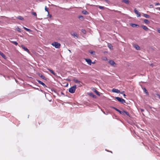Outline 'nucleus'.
Here are the masks:
<instances>
[{"instance_id": "obj_26", "label": "nucleus", "mask_w": 160, "mask_h": 160, "mask_svg": "<svg viewBox=\"0 0 160 160\" xmlns=\"http://www.w3.org/2000/svg\"><path fill=\"white\" fill-rule=\"evenodd\" d=\"M111 108H113V109H114V110H116L117 112H119L120 111L117 108H116L113 107H112Z\"/></svg>"}, {"instance_id": "obj_24", "label": "nucleus", "mask_w": 160, "mask_h": 160, "mask_svg": "<svg viewBox=\"0 0 160 160\" xmlns=\"http://www.w3.org/2000/svg\"><path fill=\"white\" fill-rule=\"evenodd\" d=\"M23 28L27 31H28L30 32H32V31L31 29L27 28L25 27H23Z\"/></svg>"}, {"instance_id": "obj_22", "label": "nucleus", "mask_w": 160, "mask_h": 160, "mask_svg": "<svg viewBox=\"0 0 160 160\" xmlns=\"http://www.w3.org/2000/svg\"><path fill=\"white\" fill-rule=\"evenodd\" d=\"M71 34L74 37H76L77 38L78 37V35L76 32H74L73 33H71Z\"/></svg>"}, {"instance_id": "obj_3", "label": "nucleus", "mask_w": 160, "mask_h": 160, "mask_svg": "<svg viewBox=\"0 0 160 160\" xmlns=\"http://www.w3.org/2000/svg\"><path fill=\"white\" fill-rule=\"evenodd\" d=\"M115 98L119 102H120L122 104L126 103V101L125 100L122 98L119 97H116Z\"/></svg>"}, {"instance_id": "obj_38", "label": "nucleus", "mask_w": 160, "mask_h": 160, "mask_svg": "<svg viewBox=\"0 0 160 160\" xmlns=\"http://www.w3.org/2000/svg\"><path fill=\"white\" fill-rule=\"evenodd\" d=\"M17 30L19 32H21L22 30L19 28H18L17 29Z\"/></svg>"}, {"instance_id": "obj_35", "label": "nucleus", "mask_w": 160, "mask_h": 160, "mask_svg": "<svg viewBox=\"0 0 160 160\" xmlns=\"http://www.w3.org/2000/svg\"><path fill=\"white\" fill-rule=\"evenodd\" d=\"M98 7L100 9H103L104 8V7H102V6H99Z\"/></svg>"}, {"instance_id": "obj_8", "label": "nucleus", "mask_w": 160, "mask_h": 160, "mask_svg": "<svg viewBox=\"0 0 160 160\" xmlns=\"http://www.w3.org/2000/svg\"><path fill=\"white\" fill-rule=\"evenodd\" d=\"M93 91L95 92L97 95H98V96H100V93L97 90H96V89L94 88H93Z\"/></svg>"}, {"instance_id": "obj_53", "label": "nucleus", "mask_w": 160, "mask_h": 160, "mask_svg": "<svg viewBox=\"0 0 160 160\" xmlns=\"http://www.w3.org/2000/svg\"><path fill=\"white\" fill-rule=\"evenodd\" d=\"M151 66H152V64H151V65H150Z\"/></svg>"}, {"instance_id": "obj_10", "label": "nucleus", "mask_w": 160, "mask_h": 160, "mask_svg": "<svg viewBox=\"0 0 160 160\" xmlns=\"http://www.w3.org/2000/svg\"><path fill=\"white\" fill-rule=\"evenodd\" d=\"M0 55L2 57V58L6 60L7 59V58L6 56L1 52L0 51Z\"/></svg>"}, {"instance_id": "obj_51", "label": "nucleus", "mask_w": 160, "mask_h": 160, "mask_svg": "<svg viewBox=\"0 0 160 160\" xmlns=\"http://www.w3.org/2000/svg\"><path fill=\"white\" fill-rule=\"evenodd\" d=\"M105 58V59H104V60H107V58Z\"/></svg>"}, {"instance_id": "obj_21", "label": "nucleus", "mask_w": 160, "mask_h": 160, "mask_svg": "<svg viewBox=\"0 0 160 160\" xmlns=\"http://www.w3.org/2000/svg\"><path fill=\"white\" fill-rule=\"evenodd\" d=\"M134 48L137 50H139L140 49V47L138 45H135Z\"/></svg>"}, {"instance_id": "obj_18", "label": "nucleus", "mask_w": 160, "mask_h": 160, "mask_svg": "<svg viewBox=\"0 0 160 160\" xmlns=\"http://www.w3.org/2000/svg\"><path fill=\"white\" fill-rule=\"evenodd\" d=\"M122 1L127 4H128L130 2V1L128 0H122Z\"/></svg>"}, {"instance_id": "obj_25", "label": "nucleus", "mask_w": 160, "mask_h": 160, "mask_svg": "<svg viewBox=\"0 0 160 160\" xmlns=\"http://www.w3.org/2000/svg\"><path fill=\"white\" fill-rule=\"evenodd\" d=\"M144 22L147 24H148L150 23V22L147 19H145L144 20Z\"/></svg>"}, {"instance_id": "obj_9", "label": "nucleus", "mask_w": 160, "mask_h": 160, "mask_svg": "<svg viewBox=\"0 0 160 160\" xmlns=\"http://www.w3.org/2000/svg\"><path fill=\"white\" fill-rule=\"evenodd\" d=\"M38 75L43 79L45 80H46L47 78L44 76L42 75L41 73H39L38 74Z\"/></svg>"}, {"instance_id": "obj_43", "label": "nucleus", "mask_w": 160, "mask_h": 160, "mask_svg": "<svg viewBox=\"0 0 160 160\" xmlns=\"http://www.w3.org/2000/svg\"><path fill=\"white\" fill-rule=\"evenodd\" d=\"M42 86L44 87V88L47 87V86L44 83V85H43Z\"/></svg>"}, {"instance_id": "obj_39", "label": "nucleus", "mask_w": 160, "mask_h": 160, "mask_svg": "<svg viewBox=\"0 0 160 160\" xmlns=\"http://www.w3.org/2000/svg\"><path fill=\"white\" fill-rule=\"evenodd\" d=\"M157 31L158 32L160 33V28H158L157 29Z\"/></svg>"}, {"instance_id": "obj_41", "label": "nucleus", "mask_w": 160, "mask_h": 160, "mask_svg": "<svg viewBox=\"0 0 160 160\" xmlns=\"http://www.w3.org/2000/svg\"><path fill=\"white\" fill-rule=\"evenodd\" d=\"M140 111L141 112H142L144 111V110L143 109L141 108V109H140Z\"/></svg>"}, {"instance_id": "obj_55", "label": "nucleus", "mask_w": 160, "mask_h": 160, "mask_svg": "<svg viewBox=\"0 0 160 160\" xmlns=\"http://www.w3.org/2000/svg\"><path fill=\"white\" fill-rule=\"evenodd\" d=\"M124 92V91H123L122 92Z\"/></svg>"}, {"instance_id": "obj_27", "label": "nucleus", "mask_w": 160, "mask_h": 160, "mask_svg": "<svg viewBox=\"0 0 160 160\" xmlns=\"http://www.w3.org/2000/svg\"><path fill=\"white\" fill-rule=\"evenodd\" d=\"M82 13L85 15H87L88 14V12L85 10L82 11Z\"/></svg>"}, {"instance_id": "obj_50", "label": "nucleus", "mask_w": 160, "mask_h": 160, "mask_svg": "<svg viewBox=\"0 0 160 160\" xmlns=\"http://www.w3.org/2000/svg\"><path fill=\"white\" fill-rule=\"evenodd\" d=\"M105 1L107 2H108V0H105Z\"/></svg>"}, {"instance_id": "obj_15", "label": "nucleus", "mask_w": 160, "mask_h": 160, "mask_svg": "<svg viewBox=\"0 0 160 160\" xmlns=\"http://www.w3.org/2000/svg\"><path fill=\"white\" fill-rule=\"evenodd\" d=\"M130 25L132 27H139V26L137 24H133V23H131L130 24Z\"/></svg>"}, {"instance_id": "obj_1", "label": "nucleus", "mask_w": 160, "mask_h": 160, "mask_svg": "<svg viewBox=\"0 0 160 160\" xmlns=\"http://www.w3.org/2000/svg\"><path fill=\"white\" fill-rule=\"evenodd\" d=\"M76 86L75 85L72 87H71L69 89V92L71 93H73L75 92L76 89Z\"/></svg>"}, {"instance_id": "obj_40", "label": "nucleus", "mask_w": 160, "mask_h": 160, "mask_svg": "<svg viewBox=\"0 0 160 160\" xmlns=\"http://www.w3.org/2000/svg\"><path fill=\"white\" fill-rule=\"evenodd\" d=\"M160 5V3H158V2H156L155 3V5L157 6V5Z\"/></svg>"}, {"instance_id": "obj_14", "label": "nucleus", "mask_w": 160, "mask_h": 160, "mask_svg": "<svg viewBox=\"0 0 160 160\" xmlns=\"http://www.w3.org/2000/svg\"><path fill=\"white\" fill-rule=\"evenodd\" d=\"M48 70L54 76H56V73L52 70L50 69H48Z\"/></svg>"}, {"instance_id": "obj_13", "label": "nucleus", "mask_w": 160, "mask_h": 160, "mask_svg": "<svg viewBox=\"0 0 160 160\" xmlns=\"http://www.w3.org/2000/svg\"><path fill=\"white\" fill-rule=\"evenodd\" d=\"M73 81L75 83H80L81 82L80 81L78 80L76 78L73 79Z\"/></svg>"}, {"instance_id": "obj_46", "label": "nucleus", "mask_w": 160, "mask_h": 160, "mask_svg": "<svg viewBox=\"0 0 160 160\" xmlns=\"http://www.w3.org/2000/svg\"><path fill=\"white\" fill-rule=\"evenodd\" d=\"M95 63V62H92V64H94Z\"/></svg>"}, {"instance_id": "obj_30", "label": "nucleus", "mask_w": 160, "mask_h": 160, "mask_svg": "<svg viewBox=\"0 0 160 160\" xmlns=\"http://www.w3.org/2000/svg\"><path fill=\"white\" fill-rule=\"evenodd\" d=\"M124 110H122V111H120L119 112V113L121 114H122L123 116H124Z\"/></svg>"}, {"instance_id": "obj_23", "label": "nucleus", "mask_w": 160, "mask_h": 160, "mask_svg": "<svg viewBox=\"0 0 160 160\" xmlns=\"http://www.w3.org/2000/svg\"><path fill=\"white\" fill-rule=\"evenodd\" d=\"M143 16L145 18H150V16L149 15H148L146 14H144Z\"/></svg>"}, {"instance_id": "obj_5", "label": "nucleus", "mask_w": 160, "mask_h": 160, "mask_svg": "<svg viewBox=\"0 0 160 160\" xmlns=\"http://www.w3.org/2000/svg\"><path fill=\"white\" fill-rule=\"evenodd\" d=\"M21 47L25 51H26L28 53H30V52L29 50L26 47H25L23 45H22L21 46Z\"/></svg>"}, {"instance_id": "obj_4", "label": "nucleus", "mask_w": 160, "mask_h": 160, "mask_svg": "<svg viewBox=\"0 0 160 160\" xmlns=\"http://www.w3.org/2000/svg\"><path fill=\"white\" fill-rule=\"evenodd\" d=\"M134 11L135 14H137L138 17H139L141 16L140 12L138 11L136 8L134 9Z\"/></svg>"}, {"instance_id": "obj_34", "label": "nucleus", "mask_w": 160, "mask_h": 160, "mask_svg": "<svg viewBox=\"0 0 160 160\" xmlns=\"http://www.w3.org/2000/svg\"><path fill=\"white\" fill-rule=\"evenodd\" d=\"M81 31L84 34H85L86 33V31L84 29H82Z\"/></svg>"}, {"instance_id": "obj_37", "label": "nucleus", "mask_w": 160, "mask_h": 160, "mask_svg": "<svg viewBox=\"0 0 160 160\" xmlns=\"http://www.w3.org/2000/svg\"><path fill=\"white\" fill-rule=\"evenodd\" d=\"M32 14L34 16H37V13L35 12H32Z\"/></svg>"}, {"instance_id": "obj_31", "label": "nucleus", "mask_w": 160, "mask_h": 160, "mask_svg": "<svg viewBox=\"0 0 160 160\" xmlns=\"http://www.w3.org/2000/svg\"><path fill=\"white\" fill-rule=\"evenodd\" d=\"M89 52L91 54H92V55H94L95 54V52L94 51H89Z\"/></svg>"}, {"instance_id": "obj_42", "label": "nucleus", "mask_w": 160, "mask_h": 160, "mask_svg": "<svg viewBox=\"0 0 160 160\" xmlns=\"http://www.w3.org/2000/svg\"><path fill=\"white\" fill-rule=\"evenodd\" d=\"M150 8H152L153 7V5L152 4L150 5L149 6Z\"/></svg>"}, {"instance_id": "obj_6", "label": "nucleus", "mask_w": 160, "mask_h": 160, "mask_svg": "<svg viewBox=\"0 0 160 160\" xmlns=\"http://www.w3.org/2000/svg\"><path fill=\"white\" fill-rule=\"evenodd\" d=\"M112 90V92H113L117 93H120V91L117 89L113 88Z\"/></svg>"}, {"instance_id": "obj_44", "label": "nucleus", "mask_w": 160, "mask_h": 160, "mask_svg": "<svg viewBox=\"0 0 160 160\" xmlns=\"http://www.w3.org/2000/svg\"><path fill=\"white\" fill-rule=\"evenodd\" d=\"M157 95L158 97V98L160 99V95H159V94H157Z\"/></svg>"}, {"instance_id": "obj_29", "label": "nucleus", "mask_w": 160, "mask_h": 160, "mask_svg": "<svg viewBox=\"0 0 160 160\" xmlns=\"http://www.w3.org/2000/svg\"><path fill=\"white\" fill-rule=\"evenodd\" d=\"M37 81L40 84H41L42 85H44V83L41 81L38 80H37Z\"/></svg>"}, {"instance_id": "obj_52", "label": "nucleus", "mask_w": 160, "mask_h": 160, "mask_svg": "<svg viewBox=\"0 0 160 160\" xmlns=\"http://www.w3.org/2000/svg\"><path fill=\"white\" fill-rule=\"evenodd\" d=\"M49 17H50V18H51V17H52V15H50V16H49Z\"/></svg>"}, {"instance_id": "obj_36", "label": "nucleus", "mask_w": 160, "mask_h": 160, "mask_svg": "<svg viewBox=\"0 0 160 160\" xmlns=\"http://www.w3.org/2000/svg\"><path fill=\"white\" fill-rule=\"evenodd\" d=\"M45 10L46 11H47V12H48V13H49V11H48V9L47 8L46 6L45 7Z\"/></svg>"}, {"instance_id": "obj_12", "label": "nucleus", "mask_w": 160, "mask_h": 160, "mask_svg": "<svg viewBox=\"0 0 160 160\" xmlns=\"http://www.w3.org/2000/svg\"><path fill=\"white\" fill-rule=\"evenodd\" d=\"M109 63L112 65L114 66V65L116 63L113 60H110L109 61Z\"/></svg>"}, {"instance_id": "obj_11", "label": "nucleus", "mask_w": 160, "mask_h": 160, "mask_svg": "<svg viewBox=\"0 0 160 160\" xmlns=\"http://www.w3.org/2000/svg\"><path fill=\"white\" fill-rule=\"evenodd\" d=\"M141 27L142 28H143V29H144L146 31H148V30H149V29L145 26L142 25L141 26Z\"/></svg>"}, {"instance_id": "obj_16", "label": "nucleus", "mask_w": 160, "mask_h": 160, "mask_svg": "<svg viewBox=\"0 0 160 160\" xmlns=\"http://www.w3.org/2000/svg\"><path fill=\"white\" fill-rule=\"evenodd\" d=\"M124 116H125V115H126L129 117H131L130 114L128 112L124 111Z\"/></svg>"}, {"instance_id": "obj_47", "label": "nucleus", "mask_w": 160, "mask_h": 160, "mask_svg": "<svg viewBox=\"0 0 160 160\" xmlns=\"http://www.w3.org/2000/svg\"><path fill=\"white\" fill-rule=\"evenodd\" d=\"M61 94L62 95H64V93L63 92H61Z\"/></svg>"}, {"instance_id": "obj_17", "label": "nucleus", "mask_w": 160, "mask_h": 160, "mask_svg": "<svg viewBox=\"0 0 160 160\" xmlns=\"http://www.w3.org/2000/svg\"><path fill=\"white\" fill-rule=\"evenodd\" d=\"M17 18L23 21L24 20V19L21 16H19L17 17Z\"/></svg>"}, {"instance_id": "obj_48", "label": "nucleus", "mask_w": 160, "mask_h": 160, "mask_svg": "<svg viewBox=\"0 0 160 160\" xmlns=\"http://www.w3.org/2000/svg\"><path fill=\"white\" fill-rule=\"evenodd\" d=\"M157 9H158V10H159L160 11V8H157Z\"/></svg>"}, {"instance_id": "obj_20", "label": "nucleus", "mask_w": 160, "mask_h": 160, "mask_svg": "<svg viewBox=\"0 0 160 160\" xmlns=\"http://www.w3.org/2000/svg\"><path fill=\"white\" fill-rule=\"evenodd\" d=\"M89 95L90 96L92 97L93 98H96V96L95 95H94V94L92 92L90 93L89 94Z\"/></svg>"}, {"instance_id": "obj_32", "label": "nucleus", "mask_w": 160, "mask_h": 160, "mask_svg": "<svg viewBox=\"0 0 160 160\" xmlns=\"http://www.w3.org/2000/svg\"><path fill=\"white\" fill-rule=\"evenodd\" d=\"M108 47L110 49H112V46L110 44H108Z\"/></svg>"}, {"instance_id": "obj_54", "label": "nucleus", "mask_w": 160, "mask_h": 160, "mask_svg": "<svg viewBox=\"0 0 160 160\" xmlns=\"http://www.w3.org/2000/svg\"><path fill=\"white\" fill-rule=\"evenodd\" d=\"M69 50V52H71V51L70 50Z\"/></svg>"}, {"instance_id": "obj_49", "label": "nucleus", "mask_w": 160, "mask_h": 160, "mask_svg": "<svg viewBox=\"0 0 160 160\" xmlns=\"http://www.w3.org/2000/svg\"><path fill=\"white\" fill-rule=\"evenodd\" d=\"M123 96L124 97L126 96V94H123Z\"/></svg>"}, {"instance_id": "obj_28", "label": "nucleus", "mask_w": 160, "mask_h": 160, "mask_svg": "<svg viewBox=\"0 0 160 160\" xmlns=\"http://www.w3.org/2000/svg\"><path fill=\"white\" fill-rule=\"evenodd\" d=\"M78 18L81 20H83L84 19V17L81 15L79 16Z\"/></svg>"}, {"instance_id": "obj_7", "label": "nucleus", "mask_w": 160, "mask_h": 160, "mask_svg": "<svg viewBox=\"0 0 160 160\" xmlns=\"http://www.w3.org/2000/svg\"><path fill=\"white\" fill-rule=\"evenodd\" d=\"M86 61L88 63L89 65H91L92 64V62L91 60L89 59H85Z\"/></svg>"}, {"instance_id": "obj_33", "label": "nucleus", "mask_w": 160, "mask_h": 160, "mask_svg": "<svg viewBox=\"0 0 160 160\" xmlns=\"http://www.w3.org/2000/svg\"><path fill=\"white\" fill-rule=\"evenodd\" d=\"M12 43L13 44L15 45H18V43L16 41H12Z\"/></svg>"}, {"instance_id": "obj_2", "label": "nucleus", "mask_w": 160, "mask_h": 160, "mask_svg": "<svg viewBox=\"0 0 160 160\" xmlns=\"http://www.w3.org/2000/svg\"><path fill=\"white\" fill-rule=\"evenodd\" d=\"M52 45L54 46L56 48H60L61 44L60 43L57 42H54L52 44Z\"/></svg>"}, {"instance_id": "obj_19", "label": "nucleus", "mask_w": 160, "mask_h": 160, "mask_svg": "<svg viewBox=\"0 0 160 160\" xmlns=\"http://www.w3.org/2000/svg\"><path fill=\"white\" fill-rule=\"evenodd\" d=\"M143 92H144L147 94V95H149V93L145 88H143Z\"/></svg>"}, {"instance_id": "obj_45", "label": "nucleus", "mask_w": 160, "mask_h": 160, "mask_svg": "<svg viewBox=\"0 0 160 160\" xmlns=\"http://www.w3.org/2000/svg\"><path fill=\"white\" fill-rule=\"evenodd\" d=\"M103 113L107 115L108 113V112H107L106 113H105V112H104L103 111Z\"/></svg>"}]
</instances>
